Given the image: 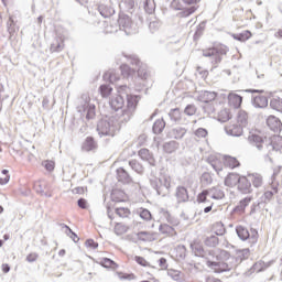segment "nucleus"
<instances>
[{"mask_svg": "<svg viewBox=\"0 0 282 282\" xmlns=\"http://www.w3.org/2000/svg\"><path fill=\"white\" fill-rule=\"evenodd\" d=\"M104 79L109 80V83H118L120 80V75L116 70H108L104 74Z\"/></svg>", "mask_w": 282, "mask_h": 282, "instance_id": "28", "label": "nucleus"}, {"mask_svg": "<svg viewBox=\"0 0 282 282\" xmlns=\"http://www.w3.org/2000/svg\"><path fill=\"white\" fill-rule=\"evenodd\" d=\"M138 238L141 241H152L153 236H151V234L147 232V231H141L138 234Z\"/></svg>", "mask_w": 282, "mask_h": 282, "instance_id": "52", "label": "nucleus"}, {"mask_svg": "<svg viewBox=\"0 0 282 282\" xmlns=\"http://www.w3.org/2000/svg\"><path fill=\"white\" fill-rule=\"evenodd\" d=\"M139 158L143 160V162H148L150 166H155V158H153V153H151L149 149L139 150Z\"/></svg>", "mask_w": 282, "mask_h": 282, "instance_id": "17", "label": "nucleus"}, {"mask_svg": "<svg viewBox=\"0 0 282 282\" xmlns=\"http://www.w3.org/2000/svg\"><path fill=\"white\" fill-rule=\"evenodd\" d=\"M64 228H66V230H68L67 235H70V239H73V241H76V239H78V236L72 231V228H69V226L64 225Z\"/></svg>", "mask_w": 282, "mask_h": 282, "instance_id": "62", "label": "nucleus"}, {"mask_svg": "<svg viewBox=\"0 0 282 282\" xmlns=\"http://www.w3.org/2000/svg\"><path fill=\"white\" fill-rule=\"evenodd\" d=\"M265 150L271 153V151H282V138L274 137L272 141L269 140V143H265Z\"/></svg>", "mask_w": 282, "mask_h": 282, "instance_id": "15", "label": "nucleus"}, {"mask_svg": "<svg viewBox=\"0 0 282 282\" xmlns=\"http://www.w3.org/2000/svg\"><path fill=\"white\" fill-rule=\"evenodd\" d=\"M116 214L119 217L127 218V217H129V215H131V210H129V208L118 207V208H116Z\"/></svg>", "mask_w": 282, "mask_h": 282, "instance_id": "48", "label": "nucleus"}, {"mask_svg": "<svg viewBox=\"0 0 282 282\" xmlns=\"http://www.w3.org/2000/svg\"><path fill=\"white\" fill-rule=\"evenodd\" d=\"M249 181L251 184H253L254 188H260V186H263V176L258 173L248 174Z\"/></svg>", "mask_w": 282, "mask_h": 282, "instance_id": "25", "label": "nucleus"}, {"mask_svg": "<svg viewBox=\"0 0 282 282\" xmlns=\"http://www.w3.org/2000/svg\"><path fill=\"white\" fill-rule=\"evenodd\" d=\"M279 193V189L276 187H273L272 191H267L264 192L263 196H262V202H264V204H267L268 202H270L272 199V197H274V195H276Z\"/></svg>", "mask_w": 282, "mask_h": 282, "instance_id": "40", "label": "nucleus"}, {"mask_svg": "<svg viewBox=\"0 0 282 282\" xmlns=\"http://www.w3.org/2000/svg\"><path fill=\"white\" fill-rule=\"evenodd\" d=\"M225 166H228L229 169H237V166H239V162L236 158L225 156Z\"/></svg>", "mask_w": 282, "mask_h": 282, "instance_id": "41", "label": "nucleus"}, {"mask_svg": "<svg viewBox=\"0 0 282 282\" xmlns=\"http://www.w3.org/2000/svg\"><path fill=\"white\" fill-rule=\"evenodd\" d=\"M194 252H195L196 257H204V248H202V247L195 246Z\"/></svg>", "mask_w": 282, "mask_h": 282, "instance_id": "63", "label": "nucleus"}, {"mask_svg": "<svg viewBox=\"0 0 282 282\" xmlns=\"http://www.w3.org/2000/svg\"><path fill=\"white\" fill-rule=\"evenodd\" d=\"M42 166H44V169L46 171H48V173H52V171H54L56 164L54 163V161H43Z\"/></svg>", "mask_w": 282, "mask_h": 282, "instance_id": "53", "label": "nucleus"}, {"mask_svg": "<svg viewBox=\"0 0 282 282\" xmlns=\"http://www.w3.org/2000/svg\"><path fill=\"white\" fill-rule=\"evenodd\" d=\"M99 12H100L101 17H104V19H109V17H111V14H113L115 11H113V9L107 8L106 6H100Z\"/></svg>", "mask_w": 282, "mask_h": 282, "instance_id": "43", "label": "nucleus"}, {"mask_svg": "<svg viewBox=\"0 0 282 282\" xmlns=\"http://www.w3.org/2000/svg\"><path fill=\"white\" fill-rule=\"evenodd\" d=\"M169 116H170L171 120H173V122H180V120H182V113L180 112V109H177V108L171 110Z\"/></svg>", "mask_w": 282, "mask_h": 282, "instance_id": "45", "label": "nucleus"}, {"mask_svg": "<svg viewBox=\"0 0 282 282\" xmlns=\"http://www.w3.org/2000/svg\"><path fill=\"white\" fill-rule=\"evenodd\" d=\"M120 69H121V74L124 78H129V76H131L135 72V68L131 69V67H129V65H122L120 67Z\"/></svg>", "mask_w": 282, "mask_h": 282, "instance_id": "47", "label": "nucleus"}, {"mask_svg": "<svg viewBox=\"0 0 282 282\" xmlns=\"http://www.w3.org/2000/svg\"><path fill=\"white\" fill-rule=\"evenodd\" d=\"M177 147H180L177 142L170 141L163 144V151H165V153H175V151H177Z\"/></svg>", "mask_w": 282, "mask_h": 282, "instance_id": "29", "label": "nucleus"}, {"mask_svg": "<svg viewBox=\"0 0 282 282\" xmlns=\"http://www.w3.org/2000/svg\"><path fill=\"white\" fill-rule=\"evenodd\" d=\"M164 215L167 219V224L160 225L159 230L160 232H162V235H170L171 237H173V235H176L174 226H177L178 223L176 219L171 217V214L165 213Z\"/></svg>", "mask_w": 282, "mask_h": 282, "instance_id": "9", "label": "nucleus"}, {"mask_svg": "<svg viewBox=\"0 0 282 282\" xmlns=\"http://www.w3.org/2000/svg\"><path fill=\"white\" fill-rule=\"evenodd\" d=\"M65 50V44L62 39L56 37L51 44V52H63Z\"/></svg>", "mask_w": 282, "mask_h": 282, "instance_id": "27", "label": "nucleus"}, {"mask_svg": "<svg viewBox=\"0 0 282 282\" xmlns=\"http://www.w3.org/2000/svg\"><path fill=\"white\" fill-rule=\"evenodd\" d=\"M36 259H39V253H30L29 256H26V261L29 263H34Z\"/></svg>", "mask_w": 282, "mask_h": 282, "instance_id": "60", "label": "nucleus"}, {"mask_svg": "<svg viewBox=\"0 0 282 282\" xmlns=\"http://www.w3.org/2000/svg\"><path fill=\"white\" fill-rule=\"evenodd\" d=\"M86 118L88 120H91L95 116H96V106L94 104H90L87 108H86Z\"/></svg>", "mask_w": 282, "mask_h": 282, "instance_id": "49", "label": "nucleus"}, {"mask_svg": "<svg viewBox=\"0 0 282 282\" xmlns=\"http://www.w3.org/2000/svg\"><path fill=\"white\" fill-rule=\"evenodd\" d=\"M186 133H187L186 128L176 127L169 132V137L173 138L174 140H182V138H184Z\"/></svg>", "mask_w": 282, "mask_h": 282, "instance_id": "23", "label": "nucleus"}, {"mask_svg": "<svg viewBox=\"0 0 282 282\" xmlns=\"http://www.w3.org/2000/svg\"><path fill=\"white\" fill-rule=\"evenodd\" d=\"M250 257V249H238L236 250V257H229L231 261L237 265L243 261V259H248Z\"/></svg>", "mask_w": 282, "mask_h": 282, "instance_id": "13", "label": "nucleus"}, {"mask_svg": "<svg viewBox=\"0 0 282 282\" xmlns=\"http://www.w3.org/2000/svg\"><path fill=\"white\" fill-rule=\"evenodd\" d=\"M241 180V176L237 173H229L225 178V186H229V188H235L237 184H239V181Z\"/></svg>", "mask_w": 282, "mask_h": 282, "instance_id": "21", "label": "nucleus"}, {"mask_svg": "<svg viewBox=\"0 0 282 282\" xmlns=\"http://www.w3.org/2000/svg\"><path fill=\"white\" fill-rule=\"evenodd\" d=\"M203 96H204V102H213V100L217 98V93L205 91Z\"/></svg>", "mask_w": 282, "mask_h": 282, "instance_id": "50", "label": "nucleus"}, {"mask_svg": "<svg viewBox=\"0 0 282 282\" xmlns=\"http://www.w3.org/2000/svg\"><path fill=\"white\" fill-rule=\"evenodd\" d=\"M252 105L257 109H263L268 106V97L258 95V96L253 97Z\"/></svg>", "mask_w": 282, "mask_h": 282, "instance_id": "24", "label": "nucleus"}, {"mask_svg": "<svg viewBox=\"0 0 282 282\" xmlns=\"http://www.w3.org/2000/svg\"><path fill=\"white\" fill-rule=\"evenodd\" d=\"M237 122L243 129L248 127V112L246 110H240L237 115Z\"/></svg>", "mask_w": 282, "mask_h": 282, "instance_id": "26", "label": "nucleus"}, {"mask_svg": "<svg viewBox=\"0 0 282 282\" xmlns=\"http://www.w3.org/2000/svg\"><path fill=\"white\" fill-rule=\"evenodd\" d=\"M144 10L148 14H153V12H155V0H147Z\"/></svg>", "mask_w": 282, "mask_h": 282, "instance_id": "44", "label": "nucleus"}, {"mask_svg": "<svg viewBox=\"0 0 282 282\" xmlns=\"http://www.w3.org/2000/svg\"><path fill=\"white\" fill-rule=\"evenodd\" d=\"M248 140L252 147H256L258 151H263L265 150V144L269 143V140L267 138H263L261 135V132H250Z\"/></svg>", "mask_w": 282, "mask_h": 282, "instance_id": "8", "label": "nucleus"}, {"mask_svg": "<svg viewBox=\"0 0 282 282\" xmlns=\"http://www.w3.org/2000/svg\"><path fill=\"white\" fill-rule=\"evenodd\" d=\"M207 197L209 199H224V197H226V194L219 187H212L209 189H205L197 196L198 204H206Z\"/></svg>", "mask_w": 282, "mask_h": 282, "instance_id": "4", "label": "nucleus"}, {"mask_svg": "<svg viewBox=\"0 0 282 282\" xmlns=\"http://www.w3.org/2000/svg\"><path fill=\"white\" fill-rule=\"evenodd\" d=\"M194 134L196 135V138H206L208 135V130L204 129V128H198Z\"/></svg>", "mask_w": 282, "mask_h": 282, "instance_id": "54", "label": "nucleus"}, {"mask_svg": "<svg viewBox=\"0 0 282 282\" xmlns=\"http://www.w3.org/2000/svg\"><path fill=\"white\" fill-rule=\"evenodd\" d=\"M9 34H14L17 32V26L14 25V18L10 17L7 23Z\"/></svg>", "mask_w": 282, "mask_h": 282, "instance_id": "51", "label": "nucleus"}, {"mask_svg": "<svg viewBox=\"0 0 282 282\" xmlns=\"http://www.w3.org/2000/svg\"><path fill=\"white\" fill-rule=\"evenodd\" d=\"M150 184L152 188H155L158 195L166 197L171 193V176L164 174L160 178H150Z\"/></svg>", "mask_w": 282, "mask_h": 282, "instance_id": "3", "label": "nucleus"}, {"mask_svg": "<svg viewBox=\"0 0 282 282\" xmlns=\"http://www.w3.org/2000/svg\"><path fill=\"white\" fill-rule=\"evenodd\" d=\"M77 204H78L79 208H84V209L87 208V200L85 198H79L77 200Z\"/></svg>", "mask_w": 282, "mask_h": 282, "instance_id": "64", "label": "nucleus"}, {"mask_svg": "<svg viewBox=\"0 0 282 282\" xmlns=\"http://www.w3.org/2000/svg\"><path fill=\"white\" fill-rule=\"evenodd\" d=\"M184 112L186 113V116H195V113L197 112V108H195V106L193 105H188Z\"/></svg>", "mask_w": 282, "mask_h": 282, "instance_id": "55", "label": "nucleus"}, {"mask_svg": "<svg viewBox=\"0 0 282 282\" xmlns=\"http://www.w3.org/2000/svg\"><path fill=\"white\" fill-rule=\"evenodd\" d=\"M252 33L250 31H243L240 34H236L234 35V39L236 41H240V43H246V41H248L249 39H251Z\"/></svg>", "mask_w": 282, "mask_h": 282, "instance_id": "36", "label": "nucleus"}, {"mask_svg": "<svg viewBox=\"0 0 282 282\" xmlns=\"http://www.w3.org/2000/svg\"><path fill=\"white\" fill-rule=\"evenodd\" d=\"M251 202V197H246L242 200H240L238 206L235 208L236 213H243L246 210V207L249 206Z\"/></svg>", "mask_w": 282, "mask_h": 282, "instance_id": "30", "label": "nucleus"}, {"mask_svg": "<svg viewBox=\"0 0 282 282\" xmlns=\"http://www.w3.org/2000/svg\"><path fill=\"white\" fill-rule=\"evenodd\" d=\"M227 100L229 107H234V109H239V107H241V104L243 102V97L237 95V93H229Z\"/></svg>", "mask_w": 282, "mask_h": 282, "instance_id": "14", "label": "nucleus"}, {"mask_svg": "<svg viewBox=\"0 0 282 282\" xmlns=\"http://www.w3.org/2000/svg\"><path fill=\"white\" fill-rule=\"evenodd\" d=\"M149 29L151 30V32H155L156 30H160V21L150 22Z\"/></svg>", "mask_w": 282, "mask_h": 282, "instance_id": "58", "label": "nucleus"}, {"mask_svg": "<svg viewBox=\"0 0 282 282\" xmlns=\"http://www.w3.org/2000/svg\"><path fill=\"white\" fill-rule=\"evenodd\" d=\"M205 246L209 248H217L219 246V238L215 235H212L205 239Z\"/></svg>", "mask_w": 282, "mask_h": 282, "instance_id": "32", "label": "nucleus"}, {"mask_svg": "<svg viewBox=\"0 0 282 282\" xmlns=\"http://www.w3.org/2000/svg\"><path fill=\"white\" fill-rule=\"evenodd\" d=\"M112 91H113V88H111V86L107 84H104L99 87V93L101 94L102 98H109Z\"/></svg>", "mask_w": 282, "mask_h": 282, "instance_id": "38", "label": "nucleus"}, {"mask_svg": "<svg viewBox=\"0 0 282 282\" xmlns=\"http://www.w3.org/2000/svg\"><path fill=\"white\" fill-rule=\"evenodd\" d=\"M238 188L239 191H241V193H250V188H252L250 177L240 176V180L238 182Z\"/></svg>", "mask_w": 282, "mask_h": 282, "instance_id": "20", "label": "nucleus"}, {"mask_svg": "<svg viewBox=\"0 0 282 282\" xmlns=\"http://www.w3.org/2000/svg\"><path fill=\"white\" fill-rule=\"evenodd\" d=\"M129 166H131L132 171L139 173V175H142V173H144V166H142V164H140V162H138L137 160L130 161Z\"/></svg>", "mask_w": 282, "mask_h": 282, "instance_id": "35", "label": "nucleus"}, {"mask_svg": "<svg viewBox=\"0 0 282 282\" xmlns=\"http://www.w3.org/2000/svg\"><path fill=\"white\" fill-rule=\"evenodd\" d=\"M140 217H141V219H144V221H150V219H151V212H149V209H142L140 212Z\"/></svg>", "mask_w": 282, "mask_h": 282, "instance_id": "56", "label": "nucleus"}, {"mask_svg": "<svg viewBox=\"0 0 282 282\" xmlns=\"http://www.w3.org/2000/svg\"><path fill=\"white\" fill-rule=\"evenodd\" d=\"M90 100L91 98L89 97V94H83L77 100V111L79 113H85V111H87V108L91 105L89 104Z\"/></svg>", "mask_w": 282, "mask_h": 282, "instance_id": "12", "label": "nucleus"}, {"mask_svg": "<svg viewBox=\"0 0 282 282\" xmlns=\"http://www.w3.org/2000/svg\"><path fill=\"white\" fill-rule=\"evenodd\" d=\"M137 102L138 97H129L127 109L122 111V113L119 116V119L113 115L101 119L97 124V131L99 135H116V131L120 129V126L124 124V122H129V120L133 118V113H135Z\"/></svg>", "mask_w": 282, "mask_h": 282, "instance_id": "1", "label": "nucleus"}, {"mask_svg": "<svg viewBox=\"0 0 282 282\" xmlns=\"http://www.w3.org/2000/svg\"><path fill=\"white\" fill-rule=\"evenodd\" d=\"M84 151H94L96 149V141H94V138L88 137L84 144H83Z\"/></svg>", "mask_w": 282, "mask_h": 282, "instance_id": "37", "label": "nucleus"}, {"mask_svg": "<svg viewBox=\"0 0 282 282\" xmlns=\"http://www.w3.org/2000/svg\"><path fill=\"white\" fill-rule=\"evenodd\" d=\"M226 54H228V47L225 45L203 50V56L208 59L214 68L218 67Z\"/></svg>", "mask_w": 282, "mask_h": 282, "instance_id": "2", "label": "nucleus"}, {"mask_svg": "<svg viewBox=\"0 0 282 282\" xmlns=\"http://www.w3.org/2000/svg\"><path fill=\"white\" fill-rule=\"evenodd\" d=\"M117 91H118L119 96H126L127 97V107H129V98H131V97L137 98V102L134 104V111H135V107H138V102L140 101V97L129 95V88H128L127 85L118 86Z\"/></svg>", "mask_w": 282, "mask_h": 282, "instance_id": "16", "label": "nucleus"}, {"mask_svg": "<svg viewBox=\"0 0 282 282\" xmlns=\"http://www.w3.org/2000/svg\"><path fill=\"white\" fill-rule=\"evenodd\" d=\"M175 197L178 204L188 202V189L184 186L176 187Z\"/></svg>", "mask_w": 282, "mask_h": 282, "instance_id": "19", "label": "nucleus"}, {"mask_svg": "<svg viewBox=\"0 0 282 282\" xmlns=\"http://www.w3.org/2000/svg\"><path fill=\"white\" fill-rule=\"evenodd\" d=\"M169 276H171V279H173V281L176 282H183L184 281V275L178 271V270H169L167 271Z\"/></svg>", "mask_w": 282, "mask_h": 282, "instance_id": "34", "label": "nucleus"}, {"mask_svg": "<svg viewBox=\"0 0 282 282\" xmlns=\"http://www.w3.org/2000/svg\"><path fill=\"white\" fill-rule=\"evenodd\" d=\"M236 232L239 239H241V241H248V239H252V241H257V231L254 229H251V236H250V231H248L246 227L238 226L236 227Z\"/></svg>", "mask_w": 282, "mask_h": 282, "instance_id": "10", "label": "nucleus"}, {"mask_svg": "<svg viewBox=\"0 0 282 282\" xmlns=\"http://www.w3.org/2000/svg\"><path fill=\"white\" fill-rule=\"evenodd\" d=\"M109 104L111 109H113L112 116H115L116 118H120L124 109H127V106L124 107V96L122 95L112 96Z\"/></svg>", "mask_w": 282, "mask_h": 282, "instance_id": "5", "label": "nucleus"}, {"mask_svg": "<svg viewBox=\"0 0 282 282\" xmlns=\"http://www.w3.org/2000/svg\"><path fill=\"white\" fill-rule=\"evenodd\" d=\"M119 28L120 30H123V32L126 34H135L138 26L135 25V23H133V21H131V18H129V15H124L121 14L119 15Z\"/></svg>", "mask_w": 282, "mask_h": 282, "instance_id": "6", "label": "nucleus"}, {"mask_svg": "<svg viewBox=\"0 0 282 282\" xmlns=\"http://www.w3.org/2000/svg\"><path fill=\"white\" fill-rule=\"evenodd\" d=\"M232 118L229 109H223L218 112V122H228Z\"/></svg>", "mask_w": 282, "mask_h": 282, "instance_id": "31", "label": "nucleus"}, {"mask_svg": "<svg viewBox=\"0 0 282 282\" xmlns=\"http://www.w3.org/2000/svg\"><path fill=\"white\" fill-rule=\"evenodd\" d=\"M126 232H129V226L117 223V225L115 226V234L120 236L124 235Z\"/></svg>", "mask_w": 282, "mask_h": 282, "instance_id": "42", "label": "nucleus"}, {"mask_svg": "<svg viewBox=\"0 0 282 282\" xmlns=\"http://www.w3.org/2000/svg\"><path fill=\"white\" fill-rule=\"evenodd\" d=\"M117 180L122 182V184H131L132 182L131 175H129V172L123 167L117 169Z\"/></svg>", "mask_w": 282, "mask_h": 282, "instance_id": "22", "label": "nucleus"}, {"mask_svg": "<svg viewBox=\"0 0 282 282\" xmlns=\"http://www.w3.org/2000/svg\"><path fill=\"white\" fill-rule=\"evenodd\" d=\"M207 265L208 268H212L214 272H229V270L237 268L230 257L226 260V262H215L208 260Z\"/></svg>", "mask_w": 282, "mask_h": 282, "instance_id": "7", "label": "nucleus"}, {"mask_svg": "<svg viewBox=\"0 0 282 282\" xmlns=\"http://www.w3.org/2000/svg\"><path fill=\"white\" fill-rule=\"evenodd\" d=\"M227 135H232L234 138H239L243 135V128L239 123H229L225 127Z\"/></svg>", "mask_w": 282, "mask_h": 282, "instance_id": "11", "label": "nucleus"}, {"mask_svg": "<svg viewBox=\"0 0 282 282\" xmlns=\"http://www.w3.org/2000/svg\"><path fill=\"white\" fill-rule=\"evenodd\" d=\"M34 188L40 195H45V189L43 188V184H41V182L35 183Z\"/></svg>", "mask_w": 282, "mask_h": 282, "instance_id": "57", "label": "nucleus"}, {"mask_svg": "<svg viewBox=\"0 0 282 282\" xmlns=\"http://www.w3.org/2000/svg\"><path fill=\"white\" fill-rule=\"evenodd\" d=\"M271 109H274L275 111H280L282 113V99L279 97H274L270 101Z\"/></svg>", "mask_w": 282, "mask_h": 282, "instance_id": "33", "label": "nucleus"}, {"mask_svg": "<svg viewBox=\"0 0 282 282\" xmlns=\"http://www.w3.org/2000/svg\"><path fill=\"white\" fill-rule=\"evenodd\" d=\"M214 230L218 237H221L226 234V227H224V224H221V223H216L214 225Z\"/></svg>", "mask_w": 282, "mask_h": 282, "instance_id": "46", "label": "nucleus"}, {"mask_svg": "<svg viewBox=\"0 0 282 282\" xmlns=\"http://www.w3.org/2000/svg\"><path fill=\"white\" fill-rule=\"evenodd\" d=\"M212 166L216 173L224 171V165H221V163L214 162L212 163Z\"/></svg>", "mask_w": 282, "mask_h": 282, "instance_id": "61", "label": "nucleus"}, {"mask_svg": "<svg viewBox=\"0 0 282 282\" xmlns=\"http://www.w3.org/2000/svg\"><path fill=\"white\" fill-rule=\"evenodd\" d=\"M164 127H166V123L164 122V120L159 119L154 122L153 124V132L159 134L162 133V131H164Z\"/></svg>", "mask_w": 282, "mask_h": 282, "instance_id": "39", "label": "nucleus"}, {"mask_svg": "<svg viewBox=\"0 0 282 282\" xmlns=\"http://www.w3.org/2000/svg\"><path fill=\"white\" fill-rule=\"evenodd\" d=\"M87 248H90L91 250H96L98 248V242L94 241L93 239H88L86 241Z\"/></svg>", "mask_w": 282, "mask_h": 282, "instance_id": "59", "label": "nucleus"}, {"mask_svg": "<svg viewBox=\"0 0 282 282\" xmlns=\"http://www.w3.org/2000/svg\"><path fill=\"white\" fill-rule=\"evenodd\" d=\"M267 124L269 129H271V131H274V133H279V131H281V127H282L281 120L275 116L268 117Z\"/></svg>", "mask_w": 282, "mask_h": 282, "instance_id": "18", "label": "nucleus"}]
</instances>
